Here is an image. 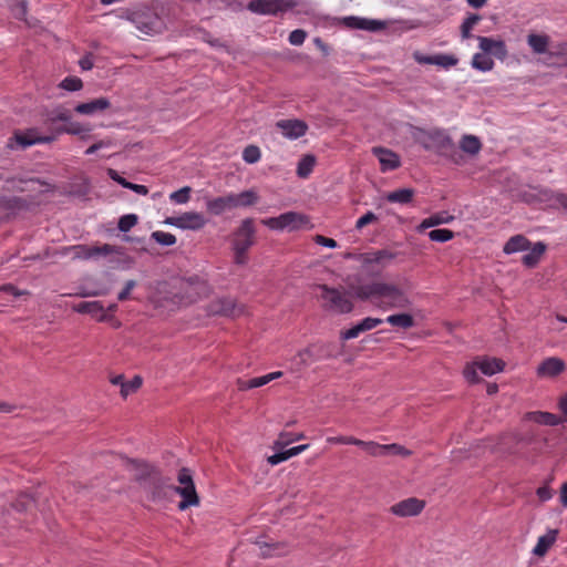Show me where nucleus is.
I'll return each mask as SVG.
<instances>
[{
    "label": "nucleus",
    "instance_id": "774afa93",
    "mask_svg": "<svg viewBox=\"0 0 567 567\" xmlns=\"http://www.w3.org/2000/svg\"><path fill=\"white\" fill-rule=\"evenodd\" d=\"M551 54L557 58H560L567 65V43H561L557 45L556 50Z\"/></svg>",
    "mask_w": 567,
    "mask_h": 567
},
{
    "label": "nucleus",
    "instance_id": "20e7f679",
    "mask_svg": "<svg viewBox=\"0 0 567 567\" xmlns=\"http://www.w3.org/2000/svg\"><path fill=\"white\" fill-rule=\"evenodd\" d=\"M261 223L266 227L278 231H296L313 227L307 215L297 212H287L277 217L265 218Z\"/></svg>",
    "mask_w": 567,
    "mask_h": 567
},
{
    "label": "nucleus",
    "instance_id": "f704fd0d",
    "mask_svg": "<svg viewBox=\"0 0 567 567\" xmlns=\"http://www.w3.org/2000/svg\"><path fill=\"white\" fill-rule=\"evenodd\" d=\"M471 64L474 69H476L481 72H488L493 69L494 61L492 60L491 56H488L487 54L482 52V53H475L473 55Z\"/></svg>",
    "mask_w": 567,
    "mask_h": 567
},
{
    "label": "nucleus",
    "instance_id": "e2e57ef3",
    "mask_svg": "<svg viewBox=\"0 0 567 567\" xmlns=\"http://www.w3.org/2000/svg\"><path fill=\"white\" fill-rule=\"evenodd\" d=\"M381 322H382L381 319L368 317V318H364L363 320H361L359 322V324L361 327L362 332H365V331L377 328Z\"/></svg>",
    "mask_w": 567,
    "mask_h": 567
},
{
    "label": "nucleus",
    "instance_id": "c03bdc74",
    "mask_svg": "<svg viewBox=\"0 0 567 567\" xmlns=\"http://www.w3.org/2000/svg\"><path fill=\"white\" fill-rule=\"evenodd\" d=\"M458 63V59L453 54H435L434 65L449 70Z\"/></svg>",
    "mask_w": 567,
    "mask_h": 567
},
{
    "label": "nucleus",
    "instance_id": "9d476101",
    "mask_svg": "<svg viewBox=\"0 0 567 567\" xmlns=\"http://www.w3.org/2000/svg\"><path fill=\"white\" fill-rule=\"evenodd\" d=\"M256 228L251 218H246L234 234L233 249L248 251L255 243Z\"/></svg>",
    "mask_w": 567,
    "mask_h": 567
},
{
    "label": "nucleus",
    "instance_id": "5fc2aeb1",
    "mask_svg": "<svg viewBox=\"0 0 567 567\" xmlns=\"http://www.w3.org/2000/svg\"><path fill=\"white\" fill-rule=\"evenodd\" d=\"M137 224V216L134 214H127L120 218L118 220V229L121 231H128Z\"/></svg>",
    "mask_w": 567,
    "mask_h": 567
},
{
    "label": "nucleus",
    "instance_id": "0e129e2a",
    "mask_svg": "<svg viewBox=\"0 0 567 567\" xmlns=\"http://www.w3.org/2000/svg\"><path fill=\"white\" fill-rule=\"evenodd\" d=\"M315 243L320 245V246H323V247H327V248H330V249H333V248H337L338 247V244L334 239L332 238H327L322 235H316L315 238H313Z\"/></svg>",
    "mask_w": 567,
    "mask_h": 567
},
{
    "label": "nucleus",
    "instance_id": "cd10ccee",
    "mask_svg": "<svg viewBox=\"0 0 567 567\" xmlns=\"http://www.w3.org/2000/svg\"><path fill=\"white\" fill-rule=\"evenodd\" d=\"M476 360H477L480 371L484 375H488V377L503 371V369L505 367V363L502 360L495 359V358L482 357V358H477Z\"/></svg>",
    "mask_w": 567,
    "mask_h": 567
},
{
    "label": "nucleus",
    "instance_id": "f3484780",
    "mask_svg": "<svg viewBox=\"0 0 567 567\" xmlns=\"http://www.w3.org/2000/svg\"><path fill=\"white\" fill-rule=\"evenodd\" d=\"M425 507V502L416 497H410L392 506V514L401 517L419 515Z\"/></svg>",
    "mask_w": 567,
    "mask_h": 567
},
{
    "label": "nucleus",
    "instance_id": "13d9d810",
    "mask_svg": "<svg viewBox=\"0 0 567 567\" xmlns=\"http://www.w3.org/2000/svg\"><path fill=\"white\" fill-rule=\"evenodd\" d=\"M327 442L329 444H348V445H357L358 439L351 435H339V436H330L327 437Z\"/></svg>",
    "mask_w": 567,
    "mask_h": 567
},
{
    "label": "nucleus",
    "instance_id": "ddd939ff",
    "mask_svg": "<svg viewBox=\"0 0 567 567\" xmlns=\"http://www.w3.org/2000/svg\"><path fill=\"white\" fill-rule=\"evenodd\" d=\"M52 140L53 138L49 136H40L35 130H28L25 132L14 133L13 137L8 141V147L11 150H14L18 146L25 148L34 144L49 143Z\"/></svg>",
    "mask_w": 567,
    "mask_h": 567
},
{
    "label": "nucleus",
    "instance_id": "a19ab883",
    "mask_svg": "<svg viewBox=\"0 0 567 567\" xmlns=\"http://www.w3.org/2000/svg\"><path fill=\"white\" fill-rule=\"evenodd\" d=\"M9 6L16 19L27 21V0H9Z\"/></svg>",
    "mask_w": 567,
    "mask_h": 567
},
{
    "label": "nucleus",
    "instance_id": "4468645a",
    "mask_svg": "<svg viewBox=\"0 0 567 567\" xmlns=\"http://www.w3.org/2000/svg\"><path fill=\"white\" fill-rule=\"evenodd\" d=\"M389 287L384 284L372 282L351 288V293L362 300H377L389 295Z\"/></svg>",
    "mask_w": 567,
    "mask_h": 567
},
{
    "label": "nucleus",
    "instance_id": "a211bd4d",
    "mask_svg": "<svg viewBox=\"0 0 567 567\" xmlns=\"http://www.w3.org/2000/svg\"><path fill=\"white\" fill-rule=\"evenodd\" d=\"M480 49L485 54H493L499 60H504L507 56L506 44L502 40H495L487 37H477Z\"/></svg>",
    "mask_w": 567,
    "mask_h": 567
},
{
    "label": "nucleus",
    "instance_id": "1a4fd4ad",
    "mask_svg": "<svg viewBox=\"0 0 567 567\" xmlns=\"http://www.w3.org/2000/svg\"><path fill=\"white\" fill-rule=\"evenodd\" d=\"M164 224L182 230H199L206 225V219L202 213L185 212L178 216L165 218Z\"/></svg>",
    "mask_w": 567,
    "mask_h": 567
},
{
    "label": "nucleus",
    "instance_id": "c85d7f7f",
    "mask_svg": "<svg viewBox=\"0 0 567 567\" xmlns=\"http://www.w3.org/2000/svg\"><path fill=\"white\" fill-rule=\"evenodd\" d=\"M453 220V215L449 214L447 212H439L423 219L422 223L419 225L417 230L422 231L434 226L450 224Z\"/></svg>",
    "mask_w": 567,
    "mask_h": 567
},
{
    "label": "nucleus",
    "instance_id": "c756f323",
    "mask_svg": "<svg viewBox=\"0 0 567 567\" xmlns=\"http://www.w3.org/2000/svg\"><path fill=\"white\" fill-rule=\"evenodd\" d=\"M358 443L355 446L361 447L367 452L368 455L373 457L385 456L390 452V445L380 444L374 441H363L358 439Z\"/></svg>",
    "mask_w": 567,
    "mask_h": 567
},
{
    "label": "nucleus",
    "instance_id": "bb28decb",
    "mask_svg": "<svg viewBox=\"0 0 567 567\" xmlns=\"http://www.w3.org/2000/svg\"><path fill=\"white\" fill-rule=\"evenodd\" d=\"M426 141L423 142V146L426 150L434 147L445 148L452 144L451 138L443 131H432L426 135Z\"/></svg>",
    "mask_w": 567,
    "mask_h": 567
},
{
    "label": "nucleus",
    "instance_id": "8fccbe9b",
    "mask_svg": "<svg viewBox=\"0 0 567 567\" xmlns=\"http://www.w3.org/2000/svg\"><path fill=\"white\" fill-rule=\"evenodd\" d=\"M454 237V233L450 229H433L429 233V238L436 243H446Z\"/></svg>",
    "mask_w": 567,
    "mask_h": 567
},
{
    "label": "nucleus",
    "instance_id": "bf43d9fd",
    "mask_svg": "<svg viewBox=\"0 0 567 567\" xmlns=\"http://www.w3.org/2000/svg\"><path fill=\"white\" fill-rule=\"evenodd\" d=\"M379 219V217L372 213V212H368L367 214H364L363 216H361L357 223H355V228L358 230L362 229L363 227H365L367 225H370L374 221H377Z\"/></svg>",
    "mask_w": 567,
    "mask_h": 567
},
{
    "label": "nucleus",
    "instance_id": "052dcab7",
    "mask_svg": "<svg viewBox=\"0 0 567 567\" xmlns=\"http://www.w3.org/2000/svg\"><path fill=\"white\" fill-rule=\"evenodd\" d=\"M306 38L307 33L301 29H297L289 34V43L292 45H301Z\"/></svg>",
    "mask_w": 567,
    "mask_h": 567
},
{
    "label": "nucleus",
    "instance_id": "72a5a7b5",
    "mask_svg": "<svg viewBox=\"0 0 567 567\" xmlns=\"http://www.w3.org/2000/svg\"><path fill=\"white\" fill-rule=\"evenodd\" d=\"M132 471L137 480H145L155 475V467L142 461H133L131 463Z\"/></svg>",
    "mask_w": 567,
    "mask_h": 567
},
{
    "label": "nucleus",
    "instance_id": "37998d69",
    "mask_svg": "<svg viewBox=\"0 0 567 567\" xmlns=\"http://www.w3.org/2000/svg\"><path fill=\"white\" fill-rule=\"evenodd\" d=\"M414 326V318L411 313H392V327L408 329Z\"/></svg>",
    "mask_w": 567,
    "mask_h": 567
},
{
    "label": "nucleus",
    "instance_id": "680f3d73",
    "mask_svg": "<svg viewBox=\"0 0 567 567\" xmlns=\"http://www.w3.org/2000/svg\"><path fill=\"white\" fill-rule=\"evenodd\" d=\"M361 333H363V332H362L361 327H360V324L358 322L357 324H354L350 329L341 331L340 337L343 340H350V339H354V338L359 337Z\"/></svg>",
    "mask_w": 567,
    "mask_h": 567
},
{
    "label": "nucleus",
    "instance_id": "4c0bfd02",
    "mask_svg": "<svg viewBox=\"0 0 567 567\" xmlns=\"http://www.w3.org/2000/svg\"><path fill=\"white\" fill-rule=\"evenodd\" d=\"M545 248L546 247L543 243L535 244L533 249L523 256V264L527 267L535 266L544 254Z\"/></svg>",
    "mask_w": 567,
    "mask_h": 567
},
{
    "label": "nucleus",
    "instance_id": "e433bc0d",
    "mask_svg": "<svg viewBox=\"0 0 567 567\" xmlns=\"http://www.w3.org/2000/svg\"><path fill=\"white\" fill-rule=\"evenodd\" d=\"M544 195L546 196V200L549 206L557 209H564L567 213V194L559 192H546Z\"/></svg>",
    "mask_w": 567,
    "mask_h": 567
},
{
    "label": "nucleus",
    "instance_id": "864d4df0",
    "mask_svg": "<svg viewBox=\"0 0 567 567\" xmlns=\"http://www.w3.org/2000/svg\"><path fill=\"white\" fill-rule=\"evenodd\" d=\"M477 370H480L478 369V364H477V360L467 363L465 365V368H464V371H463L464 378L468 382H471V383L478 382L480 378H478V374H477Z\"/></svg>",
    "mask_w": 567,
    "mask_h": 567
},
{
    "label": "nucleus",
    "instance_id": "9b49d317",
    "mask_svg": "<svg viewBox=\"0 0 567 567\" xmlns=\"http://www.w3.org/2000/svg\"><path fill=\"white\" fill-rule=\"evenodd\" d=\"M339 24L351 30H364L369 32H379L386 28L385 20L368 19L355 16H348L339 19Z\"/></svg>",
    "mask_w": 567,
    "mask_h": 567
},
{
    "label": "nucleus",
    "instance_id": "4be33fe9",
    "mask_svg": "<svg viewBox=\"0 0 567 567\" xmlns=\"http://www.w3.org/2000/svg\"><path fill=\"white\" fill-rule=\"evenodd\" d=\"M281 377H282L281 371H275V372H270L268 374H265L261 377H256V378H252L249 380L239 379L237 381V385H238L239 390L246 391V390L264 386V385L268 384L269 382H271L276 379H279Z\"/></svg>",
    "mask_w": 567,
    "mask_h": 567
},
{
    "label": "nucleus",
    "instance_id": "39448f33",
    "mask_svg": "<svg viewBox=\"0 0 567 567\" xmlns=\"http://www.w3.org/2000/svg\"><path fill=\"white\" fill-rule=\"evenodd\" d=\"M127 19L147 35L161 33L166 24L164 18L154 9L143 8L127 16Z\"/></svg>",
    "mask_w": 567,
    "mask_h": 567
},
{
    "label": "nucleus",
    "instance_id": "aec40b11",
    "mask_svg": "<svg viewBox=\"0 0 567 567\" xmlns=\"http://www.w3.org/2000/svg\"><path fill=\"white\" fill-rule=\"evenodd\" d=\"M111 106V102L106 97L94 99L75 106V112L81 115L93 116L104 112Z\"/></svg>",
    "mask_w": 567,
    "mask_h": 567
},
{
    "label": "nucleus",
    "instance_id": "6ab92c4d",
    "mask_svg": "<svg viewBox=\"0 0 567 567\" xmlns=\"http://www.w3.org/2000/svg\"><path fill=\"white\" fill-rule=\"evenodd\" d=\"M277 127L282 135L289 140H297L307 132V124L300 120H281L277 123Z\"/></svg>",
    "mask_w": 567,
    "mask_h": 567
},
{
    "label": "nucleus",
    "instance_id": "f03ea898",
    "mask_svg": "<svg viewBox=\"0 0 567 567\" xmlns=\"http://www.w3.org/2000/svg\"><path fill=\"white\" fill-rule=\"evenodd\" d=\"M259 199L256 190L248 189L239 194H228L226 196L216 197L206 202L207 209L214 215H220L226 210L249 207L255 205Z\"/></svg>",
    "mask_w": 567,
    "mask_h": 567
},
{
    "label": "nucleus",
    "instance_id": "f8f14e48",
    "mask_svg": "<svg viewBox=\"0 0 567 567\" xmlns=\"http://www.w3.org/2000/svg\"><path fill=\"white\" fill-rule=\"evenodd\" d=\"M243 312V308L231 298H216L207 305L208 316L237 317Z\"/></svg>",
    "mask_w": 567,
    "mask_h": 567
},
{
    "label": "nucleus",
    "instance_id": "0eeeda50",
    "mask_svg": "<svg viewBox=\"0 0 567 567\" xmlns=\"http://www.w3.org/2000/svg\"><path fill=\"white\" fill-rule=\"evenodd\" d=\"M177 481L179 485L176 487V492L183 498V501L178 504V508L181 511H185L190 506H197L199 504V497L196 493V488L189 471L182 468L178 473Z\"/></svg>",
    "mask_w": 567,
    "mask_h": 567
},
{
    "label": "nucleus",
    "instance_id": "2eb2a0df",
    "mask_svg": "<svg viewBox=\"0 0 567 567\" xmlns=\"http://www.w3.org/2000/svg\"><path fill=\"white\" fill-rule=\"evenodd\" d=\"M319 360L318 349L315 344H310L299 350L291 359L290 367L293 371H300Z\"/></svg>",
    "mask_w": 567,
    "mask_h": 567
},
{
    "label": "nucleus",
    "instance_id": "dca6fc26",
    "mask_svg": "<svg viewBox=\"0 0 567 567\" xmlns=\"http://www.w3.org/2000/svg\"><path fill=\"white\" fill-rule=\"evenodd\" d=\"M48 186L38 179L13 177L6 181V189L9 192H43Z\"/></svg>",
    "mask_w": 567,
    "mask_h": 567
},
{
    "label": "nucleus",
    "instance_id": "6e6d98bb",
    "mask_svg": "<svg viewBox=\"0 0 567 567\" xmlns=\"http://www.w3.org/2000/svg\"><path fill=\"white\" fill-rule=\"evenodd\" d=\"M373 153L379 158L382 169H390V152L382 147H374Z\"/></svg>",
    "mask_w": 567,
    "mask_h": 567
},
{
    "label": "nucleus",
    "instance_id": "603ef678",
    "mask_svg": "<svg viewBox=\"0 0 567 567\" xmlns=\"http://www.w3.org/2000/svg\"><path fill=\"white\" fill-rule=\"evenodd\" d=\"M59 86L63 90L73 92V91L81 90L83 86V82L81 79H79L76 76H68L61 81Z\"/></svg>",
    "mask_w": 567,
    "mask_h": 567
},
{
    "label": "nucleus",
    "instance_id": "7ed1b4c3",
    "mask_svg": "<svg viewBox=\"0 0 567 567\" xmlns=\"http://www.w3.org/2000/svg\"><path fill=\"white\" fill-rule=\"evenodd\" d=\"M248 9L259 14H277L292 11L297 14L309 13L310 4L305 0H254Z\"/></svg>",
    "mask_w": 567,
    "mask_h": 567
},
{
    "label": "nucleus",
    "instance_id": "a878e982",
    "mask_svg": "<svg viewBox=\"0 0 567 567\" xmlns=\"http://www.w3.org/2000/svg\"><path fill=\"white\" fill-rule=\"evenodd\" d=\"M364 261L369 272L378 274L380 269L386 268L389 256L384 251L371 252L365 256Z\"/></svg>",
    "mask_w": 567,
    "mask_h": 567
},
{
    "label": "nucleus",
    "instance_id": "de8ad7c7",
    "mask_svg": "<svg viewBox=\"0 0 567 567\" xmlns=\"http://www.w3.org/2000/svg\"><path fill=\"white\" fill-rule=\"evenodd\" d=\"M151 237L162 246H173L176 244V237L171 233L156 230L152 233Z\"/></svg>",
    "mask_w": 567,
    "mask_h": 567
},
{
    "label": "nucleus",
    "instance_id": "338daca9",
    "mask_svg": "<svg viewBox=\"0 0 567 567\" xmlns=\"http://www.w3.org/2000/svg\"><path fill=\"white\" fill-rule=\"evenodd\" d=\"M413 59L419 64H432V65H434L435 55H425V54L416 51V52L413 53Z\"/></svg>",
    "mask_w": 567,
    "mask_h": 567
},
{
    "label": "nucleus",
    "instance_id": "ea45409f",
    "mask_svg": "<svg viewBox=\"0 0 567 567\" xmlns=\"http://www.w3.org/2000/svg\"><path fill=\"white\" fill-rule=\"evenodd\" d=\"M143 380L141 377L135 375L131 380H125L120 391L121 396L126 399L131 394L135 393L142 385Z\"/></svg>",
    "mask_w": 567,
    "mask_h": 567
},
{
    "label": "nucleus",
    "instance_id": "7c9ffc66",
    "mask_svg": "<svg viewBox=\"0 0 567 567\" xmlns=\"http://www.w3.org/2000/svg\"><path fill=\"white\" fill-rule=\"evenodd\" d=\"M91 131L92 127L89 124H83L78 121H69V123L64 124L61 128L62 133L79 136L81 140L84 141L90 137Z\"/></svg>",
    "mask_w": 567,
    "mask_h": 567
},
{
    "label": "nucleus",
    "instance_id": "09e8293b",
    "mask_svg": "<svg viewBox=\"0 0 567 567\" xmlns=\"http://www.w3.org/2000/svg\"><path fill=\"white\" fill-rule=\"evenodd\" d=\"M414 190L412 188H401L392 192V203L406 204L413 198Z\"/></svg>",
    "mask_w": 567,
    "mask_h": 567
},
{
    "label": "nucleus",
    "instance_id": "f257e3e1",
    "mask_svg": "<svg viewBox=\"0 0 567 567\" xmlns=\"http://www.w3.org/2000/svg\"><path fill=\"white\" fill-rule=\"evenodd\" d=\"M210 287L206 280L192 277L171 286L166 282L157 285L155 292L150 297L155 308L172 311L179 306L190 305L208 296Z\"/></svg>",
    "mask_w": 567,
    "mask_h": 567
},
{
    "label": "nucleus",
    "instance_id": "393cba45",
    "mask_svg": "<svg viewBox=\"0 0 567 567\" xmlns=\"http://www.w3.org/2000/svg\"><path fill=\"white\" fill-rule=\"evenodd\" d=\"M73 310L79 313H87L95 317L99 321H105L106 316L104 307L100 301H83L73 307Z\"/></svg>",
    "mask_w": 567,
    "mask_h": 567
},
{
    "label": "nucleus",
    "instance_id": "423d86ee",
    "mask_svg": "<svg viewBox=\"0 0 567 567\" xmlns=\"http://www.w3.org/2000/svg\"><path fill=\"white\" fill-rule=\"evenodd\" d=\"M318 290L320 291L318 296L327 309L337 313H348L352 310L353 305L348 293L326 285H319Z\"/></svg>",
    "mask_w": 567,
    "mask_h": 567
},
{
    "label": "nucleus",
    "instance_id": "58836bf2",
    "mask_svg": "<svg viewBox=\"0 0 567 567\" xmlns=\"http://www.w3.org/2000/svg\"><path fill=\"white\" fill-rule=\"evenodd\" d=\"M316 164V158L312 155H305L298 163L297 175L301 178H307Z\"/></svg>",
    "mask_w": 567,
    "mask_h": 567
},
{
    "label": "nucleus",
    "instance_id": "49530a36",
    "mask_svg": "<svg viewBox=\"0 0 567 567\" xmlns=\"http://www.w3.org/2000/svg\"><path fill=\"white\" fill-rule=\"evenodd\" d=\"M481 17L478 14H470L461 25V34L463 39H468L471 37V31L478 23Z\"/></svg>",
    "mask_w": 567,
    "mask_h": 567
},
{
    "label": "nucleus",
    "instance_id": "473e14b6",
    "mask_svg": "<svg viewBox=\"0 0 567 567\" xmlns=\"http://www.w3.org/2000/svg\"><path fill=\"white\" fill-rule=\"evenodd\" d=\"M527 43L535 53L543 54L547 51L549 38L545 34L532 33L527 37Z\"/></svg>",
    "mask_w": 567,
    "mask_h": 567
},
{
    "label": "nucleus",
    "instance_id": "3c124183",
    "mask_svg": "<svg viewBox=\"0 0 567 567\" xmlns=\"http://www.w3.org/2000/svg\"><path fill=\"white\" fill-rule=\"evenodd\" d=\"M261 157V153L258 146L249 145L245 147L243 152V159L247 164H255L257 163Z\"/></svg>",
    "mask_w": 567,
    "mask_h": 567
},
{
    "label": "nucleus",
    "instance_id": "4d7b16f0",
    "mask_svg": "<svg viewBox=\"0 0 567 567\" xmlns=\"http://www.w3.org/2000/svg\"><path fill=\"white\" fill-rule=\"evenodd\" d=\"M410 303L409 298L392 286V308H404Z\"/></svg>",
    "mask_w": 567,
    "mask_h": 567
},
{
    "label": "nucleus",
    "instance_id": "69168bd1",
    "mask_svg": "<svg viewBox=\"0 0 567 567\" xmlns=\"http://www.w3.org/2000/svg\"><path fill=\"white\" fill-rule=\"evenodd\" d=\"M287 460H289V456H288V453H287V450H286L284 452H278V453H275L274 455L268 456L267 462L270 465H277V464H279L281 462H285Z\"/></svg>",
    "mask_w": 567,
    "mask_h": 567
},
{
    "label": "nucleus",
    "instance_id": "b1692460",
    "mask_svg": "<svg viewBox=\"0 0 567 567\" xmlns=\"http://www.w3.org/2000/svg\"><path fill=\"white\" fill-rule=\"evenodd\" d=\"M525 420L542 424V425H549V426H556L563 423L565 420L560 416L550 413V412H543V411H533L525 414Z\"/></svg>",
    "mask_w": 567,
    "mask_h": 567
},
{
    "label": "nucleus",
    "instance_id": "5701e85b",
    "mask_svg": "<svg viewBox=\"0 0 567 567\" xmlns=\"http://www.w3.org/2000/svg\"><path fill=\"white\" fill-rule=\"evenodd\" d=\"M557 537V529H548L546 534L538 537L537 543L532 550L533 555L537 557H544L550 547L556 543Z\"/></svg>",
    "mask_w": 567,
    "mask_h": 567
},
{
    "label": "nucleus",
    "instance_id": "c9c22d12",
    "mask_svg": "<svg viewBox=\"0 0 567 567\" xmlns=\"http://www.w3.org/2000/svg\"><path fill=\"white\" fill-rule=\"evenodd\" d=\"M460 147L465 153L476 155L482 147L481 141L474 135H464L461 140Z\"/></svg>",
    "mask_w": 567,
    "mask_h": 567
},
{
    "label": "nucleus",
    "instance_id": "2f4dec72",
    "mask_svg": "<svg viewBox=\"0 0 567 567\" xmlns=\"http://www.w3.org/2000/svg\"><path fill=\"white\" fill-rule=\"evenodd\" d=\"M529 240L523 235H515L511 237L503 247L506 255H512L518 251L528 249Z\"/></svg>",
    "mask_w": 567,
    "mask_h": 567
},
{
    "label": "nucleus",
    "instance_id": "6e6552de",
    "mask_svg": "<svg viewBox=\"0 0 567 567\" xmlns=\"http://www.w3.org/2000/svg\"><path fill=\"white\" fill-rule=\"evenodd\" d=\"M70 252L74 259H95L100 256H107L110 254L122 255L121 247L104 244L101 246L75 245L70 248Z\"/></svg>",
    "mask_w": 567,
    "mask_h": 567
},
{
    "label": "nucleus",
    "instance_id": "a18cd8bd",
    "mask_svg": "<svg viewBox=\"0 0 567 567\" xmlns=\"http://www.w3.org/2000/svg\"><path fill=\"white\" fill-rule=\"evenodd\" d=\"M190 192H192V188L189 186H184V187L179 188L178 190L173 192L169 195V199H171V202L178 204V205L186 204L190 199Z\"/></svg>",
    "mask_w": 567,
    "mask_h": 567
},
{
    "label": "nucleus",
    "instance_id": "412c9836",
    "mask_svg": "<svg viewBox=\"0 0 567 567\" xmlns=\"http://www.w3.org/2000/svg\"><path fill=\"white\" fill-rule=\"evenodd\" d=\"M565 370V362L556 357L544 360L537 368L539 378H553L560 374Z\"/></svg>",
    "mask_w": 567,
    "mask_h": 567
},
{
    "label": "nucleus",
    "instance_id": "79ce46f5",
    "mask_svg": "<svg viewBox=\"0 0 567 567\" xmlns=\"http://www.w3.org/2000/svg\"><path fill=\"white\" fill-rule=\"evenodd\" d=\"M9 6L16 19L27 21V0H9Z\"/></svg>",
    "mask_w": 567,
    "mask_h": 567
}]
</instances>
